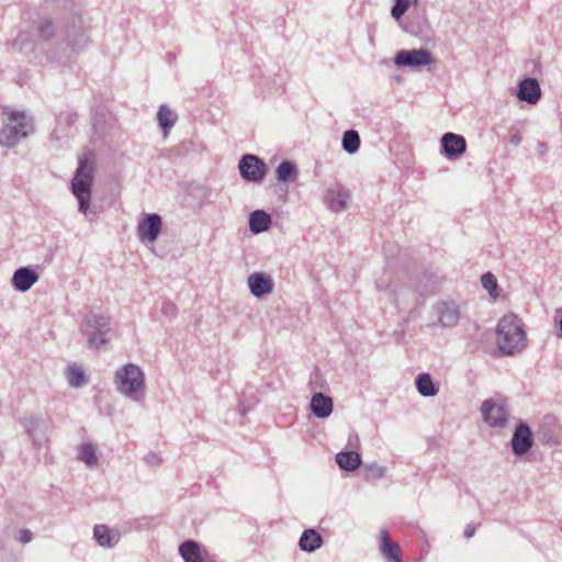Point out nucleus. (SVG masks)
Returning <instances> with one entry per match:
<instances>
[{"mask_svg": "<svg viewBox=\"0 0 562 562\" xmlns=\"http://www.w3.org/2000/svg\"><path fill=\"white\" fill-rule=\"evenodd\" d=\"M497 347L503 355L512 356L526 347L522 323L514 313L504 315L496 328Z\"/></svg>", "mask_w": 562, "mask_h": 562, "instance_id": "nucleus-2", "label": "nucleus"}, {"mask_svg": "<svg viewBox=\"0 0 562 562\" xmlns=\"http://www.w3.org/2000/svg\"><path fill=\"white\" fill-rule=\"evenodd\" d=\"M79 330L86 338L87 346L90 349H100L111 339V318L102 313L88 310L82 315Z\"/></svg>", "mask_w": 562, "mask_h": 562, "instance_id": "nucleus-3", "label": "nucleus"}, {"mask_svg": "<svg viewBox=\"0 0 562 562\" xmlns=\"http://www.w3.org/2000/svg\"><path fill=\"white\" fill-rule=\"evenodd\" d=\"M475 533V526L473 524H468L465 529H464V537L467 539L473 537Z\"/></svg>", "mask_w": 562, "mask_h": 562, "instance_id": "nucleus-40", "label": "nucleus"}, {"mask_svg": "<svg viewBox=\"0 0 562 562\" xmlns=\"http://www.w3.org/2000/svg\"><path fill=\"white\" fill-rule=\"evenodd\" d=\"M22 425L35 446H41L46 440L47 425L43 418L33 415L25 416L22 419Z\"/></svg>", "mask_w": 562, "mask_h": 562, "instance_id": "nucleus-15", "label": "nucleus"}, {"mask_svg": "<svg viewBox=\"0 0 562 562\" xmlns=\"http://www.w3.org/2000/svg\"><path fill=\"white\" fill-rule=\"evenodd\" d=\"M147 462L151 463V464L158 463L159 462V458L156 454H154V453L149 454L147 457Z\"/></svg>", "mask_w": 562, "mask_h": 562, "instance_id": "nucleus-42", "label": "nucleus"}, {"mask_svg": "<svg viewBox=\"0 0 562 562\" xmlns=\"http://www.w3.org/2000/svg\"><path fill=\"white\" fill-rule=\"evenodd\" d=\"M89 379L85 370L80 366L72 363V387H82L87 385Z\"/></svg>", "mask_w": 562, "mask_h": 562, "instance_id": "nucleus-32", "label": "nucleus"}, {"mask_svg": "<svg viewBox=\"0 0 562 562\" xmlns=\"http://www.w3.org/2000/svg\"><path fill=\"white\" fill-rule=\"evenodd\" d=\"M342 148L348 154H355L360 148V136L357 131L349 130L342 135Z\"/></svg>", "mask_w": 562, "mask_h": 562, "instance_id": "nucleus-28", "label": "nucleus"}, {"mask_svg": "<svg viewBox=\"0 0 562 562\" xmlns=\"http://www.w3.org/2000/svg\"><path fill=\"white\" fill-rule=\"evenodd\" d=\"M517 98L528 104H536L541 98V89L536 78L522 79L517 88Z\"/></svg>", "mask_w": 562, "mask_h": 562, "instance_id": "nucleus-17", "label": "nucleus"}, {"mask_svg": "<svg viewBox=\"0 0 562 562\" xmlns=\"http://www.w3.org/2000/svg\"><path fill=\"white\" fill-rule=\"evenodd\" d=\"M94 538L102 547H113L116 542L115 537L111 533L109 527L104 525H97L94 527Z\"/></svg>", "mask_w": 562, "mask_h": 562, "instance_id": "nucleus-30", "label": "nucleus"}, {"mask_svg": "<svg viewBox=\"0 0 562 562\" xmlns=\"http://www.w3.org/2000/svg\"><path fill=\"white\" fill-rule=\"evenodd\" d=\"M409 7V0H395L394 5L391 9V15L396 21L400 20Z\"/></svg>", "mask_w": 562, "mask_h": 562, "instance_id": "nucleus-36", "label": "nucleus"}, {"mask_svg": "<svg viewBox=\"0 0 562 562\" xmlns=\"http://www.w3.org/2000/svg\"><path fill=\"white\" fill-rule=\"evenodd\" d=\"M271 223V216L262 210H256L249 216V228L254 234L267 232Z\"/></svg>", "mask_w": 562, "mask_h": 562, "instance_id": "nucleus-22", "label": "nucleus"}, {"mask_svg": "<svg viewBox=\"0 0 562 562\" xmlns=\"http://www.w3.org/2000/svg\"><path fill=\"white\" fill-rule=\"evenodd\" d=\"M380 551L387 562H402L400 547L390 539L386 529L380 530Z\"/></svg>", "mask_w": 562, "mask_h": 562, "instance_id": "nucleus-19", "label": "nucleus"}, {"mask_svg": "<svg viewBox=\"0 0 562 562\" xmlns=\"http://www.w3.org/2000/svg\"><path fill=\"white\" fill-rule=\"evenodd\" d=\"M308 387L312 392H322L327 387V382L318 368H314L308 380Z\"/></svg>", "mask_w": 562, "mask_h": 562, "instance_id": "nucleus-31", "label": "nucleus"}, {"mask_svg": "<svg viewBox=\"0 0 562 562\" xmlns=\"http://www.w3.org/2000/svg\"><path fill=\"white\" fill-rule=\"evenodd\" d=\"M52 137H53V138H56V139H59V136H58V132H57V130H55V131L52 133Z\"/></svg>", "mask_w": 562, "mask_h": 562, "instance_id": "nucleus-44", "label": "nucleus"}, {"mask_svg": "<svg viewBox=\"0 0 562 562\" xmlns=\"http://www.w3.org/2000/svg\"><path fill=\"white\" fill-rule=\"evenodd\" d=\"M522 137L519 133H514L510 135V143L514 145V146H518L521 142Z\"/></svg>", "mask_w": 562, "mask_h": 562, "instance_id": "nucleus-41", "label": "nucleus"}, {"mask_svg": "<svg viewBox=\"0 0 562 562\" xmlns=\"http://www.w3.org/2000/svg\"><path fill=\"white\" fill-rule=\"evenodd\" d=\"M416 389L422 396L432 397L438 394L439 387L429 373H420L416 378Z\"/></svg>", "mask_w": 562, "mask_h": 562, "instance_id": "nucleus-24", "label": "nucleus"}, {"mask_svg": "<svg viewBox=\"0 0 562 562\" xmlns=\"http://www.w3.org/2000/svg\"><path fill=\"white\" fill-rule=\"evenodd\" d=\"M467 150V140L462 135L448 132L441 137V154L448 159H457Z\"/></svg>", "mask_w": 562, "mask_h": 562, "instance_id": "nucleus-12", "label": "nucleus"}, {"mask_svg": "<svg viewBox=\"0 0 562 562\" xmlns=\"http://www.w3.org/2000/svg\"><path fill=\"white\" fill-rule=\"evenodd\" d=\"M161 313L167 318L171 319L175 318L178 313L177 305L171 301H164L161 304Z\"/></svg>", "mask_w": 562, "mask_h": 562, "instance_id": "nucleus-37", "label": "nucleus"}, {"mask_svg": "<svg viewBox=\"0 0 562 562\" xmlns=\"http://www.w3.org/2000/svg\"><path fill=\"white\" fill-rule=\"evenodd\" d=\"M483 420L492 428H505L509 417L507 401L502 396L485 400L481 405Z\"/></svg>", "mask_w": 562, "mask_h": 562, "instance_id": "nucleus-6", "label": "nucleus"}, {"mask_svg": "<svg viewBox=\"0 0 562 562\" xmlns=\"http://www.w3.org/2000/svg\"><path fill=\"white\" fill-rule=\"evenodd\" d=\"M297 177V169L291 161H282L277 168V179L281 182H291Z\"/></svg>", "mask_w": 562, "mask_h": 562, "instance_id": "nucleus-27", "label": "nucleus"}, {"mask_svg": "<svg viewBox=\"0 0 562 562\" xmlns=\"http://www.w3.org/2000/svg\"><path fill=\"white\" fill-rule=\"evenodd\" d=\"M116 391L125 397L140 403L145 398V373L133 363L125 364L116 370L114 374Z\"/></svg>", "mask_w": 562, "mask_h": 562, "instance_id": "nucleus-4", "label": "nucleus"}, {"mask_svg": "<svg viewBox=\"0 0 562 562\" xmlns=\"http://www.w3.org/2000/svg\"><path fill=\"white\" fill-rule=\"evenodd\" d=\"M434 61L431 53L427 49H403L396 53L394 63L398 67L418 68Z\"/></svg>", "mask_w": 562, "mask_h": 562, "instance_id": "nucleus-9", "label": "nucleus"}, {"mask_svg": "<svg viewBox=\"0 0 562 562\" xmlns=\"http://www.w3.org/2000/svg\"><path fill=\"white\" fill-rule=\"evenodd\" d=\"M65 375L67 376V379L70 381V364H68L66 368H65Z\"/></svg>", "mask_w": 562, "mask_h": 562, "instance_id": "nucleus-43", "label": "nucleus"}, {"mask_svg": "<svg viewBox=\"0 0 562 562\" xmlns=\"http://www.w3.org/2000/svg\"><path fill=\"white\" fill-rule=\"evenodd\" d=\"M38 280V274L29 267H21L16 269L12 277V285L20 292H26Z\"/></svg>", "mask_w": 562, "mask_h": 562, "instance_id": "nucleus-18", "label": "nucleus"}, {"mask_svg": "<svg viewBox=\"0 0 562 562\" xmlns=\"http://www.w3.org/2000/svg\"><path fill=\"white\" fill-rule=\"evenodd\" d=\"M336 462L342 470L355 471L361 464V459L356 451H341L336 454Z\"/></svg>", "mask_w": 562, "mask_h": 562, "instance_id": "nucleus-26", "label": "nucleus"}, {"mask_svg": "<svg viewBox=\"0 0 562 562\" xmlns=\"http://www.w3.org/2000/svg\"><path fill=\"white\" fill-rule=\"evenodd\" d=\"M239 172L243 179L249 182H261L267 172V166L262 159L255 155H244L238 164Z\"/></svg>", "mask_w": 562, "mask_h": 562, "instance_id": "nucleus-8", "label": "nucleus"}, {"mask_svg": "<svg viewBox=\"0 0 562 562\" xmlns=\"http://www.w3.org/2000/svg\"><path fill=\"white\" fill-rule=\"evenodd\" d=\"M536 150L539 155V157H543L548 153V145L544 142H538L536 146Z\"/></svg>", "mask_w": 562, "mask_h": 562, "instance_id": "nucleus-39", "label": "nucleus"}, {"mask_svg": "<svg viewBox=\"0 0 562 562\" xmlns=\"http://www.w3.org/2000/svg\"><path fill=\"white\" fill-rule=\"evenodd\" d=\"M350 191L344 187L329 188L325 194V202L330 211L340 213L349 207Z\"/></svg>", "mask_w": 562, "mask_h": 562, "instance_id": "nucleus-13", "label": "nucleus"}, {"mask_svg": "<svg viewBox=\"0 0 562 562\" xmlns=\"http://www.w3.org/2000/svg\"><path fill=\"white\" fill-rule=\"evenodd\" d=\"M366 476L369 480L382 479L385 476L386 470L375 463L368 464L364 467Z\"/></svg>", "mask_w": 562, "mask_h": 562, "instance_id": "nucleus-35", "label": "nucleus"}, {"mask_svg": "<svg viewBox=\"0 0 562 562\" xmlns=\"http://www.w3.org/2000/svg\"><path fill=\"white\" fill-rule=\"evenodd\" d=\"M179 553L184 562H202L200 546L194 540H186L179 547Z\"/></svg>", "mask_w": 562, "mask_h": 562, "instance_id": "nucleus-25", "label": "nucleus"}, {"mask_svg": "<svg viewBox=\"0 0 562 562\" xmlns=\"http://www.w3.org/2000/svg\"><path fill=\"white\" fill-rule=\"evenodd\" d=\"M157 119L159 125L164 130V133L167 134L171 126L176 123L177 115L167 105H161L157 113Z\"/></svg>", "mask_w": 562, "mask_h": 562, "instance_id": "nucleus-29", "label": "nucleus"}, {"mask_svg": "<svg viewBox=\"0 0 562 562\" xmlns=\"http://www.w3.org/2000/svg\"><path fill=\"white\" fill-rule=\"evenodd\" d=\"M331 397L324 395L322 392L314 393L311 400V411L318 418H326L333 412Z\"/></svg>", "mask_w": 562, "mask_h": 562, "instance_id": "nucleus-20", "label": "nucleus"}, {"mask_svg": "<svg viewBox=\"0 0 562 562\" xmlns=\"http://www.w3.org/2000/svg\"><path fill=\"white\" fill-rule=\"evenodd\" d=\"M435 310L443 327H454L461 318V311L456 302H439Z\"/></svg>", "mask_w": 562, "mask_h": 562, "instance_id": "nucleus-14", "label": "nucleus"}, {"mask_svg": "<svg viewBox=\"0 0 562 562\" xmlns=\"http://www.w3.org/2000/svg\"><path fill=\"white\" fill-rule=\"evenodd\" d=\"M38 34L44 40H49L55 34V25L49 19H41L37 26Z\"/></svg>", "mask_w": 562, "mask_h": 562, "instance_id": "nucleus-33", "label": "nucleus"}, {"mask_svg": "<svg viewBox=\"0 0 562 562\" xmlns=\"http://www.w3.org/2000/svg\"><path fill=\"white\" fill-rule=\"evenodd\" d=\"M512 450L516 456H524L533 445V436L530 427L526 423H519L512 437Z\"/></svg>", "mask_w": 562, "mask_h": 562, "instance_id": "nucleus-11", "label": "nucleus"}, {"mask_svg": "<svg viewBox=\"0 0 562 562\" xmlns=\"http://www.w3.org/2000/svg\"><path fill=\"white\" fill-rule=\"evenodd\" d=\"M77 459L86 467L93 469L99 464V454L97 445L88 441L77 448Z\"/></svg>", "mask_w": 562, "mask_h": 562, "instance_id": "nucleus-21", "label": "nucleus"}, {"mask_svg": "<svg viewBox=\"0 0 562 562\" xmlns=\"http://www.w3.org/2000/svg\"><path fill=\"white\" fill-rule=\"evenodd\" d=\"M91 30V18L82 10L72 9V52L80 50L90 43L89 32Z\"/></svg>", "mask_w": 562, "mask_h": 562, "instance_id": "nucleus-7", "label": "nucleus"}, {"mask_svg": "<svg viewBox=\"0 0 562 562\" xmlns=\"http://www.w3.org/2000/svg\"><path fill=\"white\" fill-rule=\"evenodd\" d=\"M64 120H65L66 123H68L69 120H70V116L67 114V115H65Z\"/></svg>", "mask_w": 562, "mask_h": 562, "instance_id": "nucleus-46", "label": "nucleus"}, {"mask_svg": "<svg viewBox=\"0 0 562 562\" xmlns=\"http://www.w3.org/2000/svg\"><path fill=\"white\" fill-rule=\"evenodd\" d=\"M33 538L32 532L29 529H21L19 531L18 540L22 543H29Z\"/></svg>", "mask_w": 562, "mask_h": 562, "instance_id": "nucleus-38", "label": "nucleus"}, {"mask_svg": "<svg viewBox=\"0 0 562 562\" xmlns=\"http://www.w3.org/2000/svg\"><path fill=\"white\" fill-rule=\"evenodd\" d=\"M78 166L72 176V195L78 201V211L90 222L97 218L100 211L91 205V189L97 171V154L86 149L77 158Z\"/></svg>", "mask_w": 562, "mask_h": 562, "instance_id": "nucleus-1", "label": "nucleus"}, {"mask_svg": "<svg viewBox=\"0 0 562 562\" xmlns=\"http://www.w3.org/2000/svg\"><path fill=\"white\" fill-rule=\"evenodd\" d=\"M481 281H482L483 288L488 291L491 296L496 297L497 294L495 292L497 289V281H496L495 276L492 274L491 272H487L482 276Z\"/></svg>", "mask_w": 562, "mask_h": 562, "instance_id": "nucleus-34", "label": "nucleus"}, {"mask_svg": "<svg viewBox=\"0 0 562 562\" xmlns=\"http://www.w3.org/2000/svg\"><path fill=\"white\" fill-rule=\"evenodd\" d=\"M323 544L322 536L314 529H306L302 533L299 546L302 551L314 552Z\"/></svg>", "mask_w": 562, "mask_h": 562, "instance_id": "nucleus-23", "label": "nucleus"}, {"mask_svg": "<svg viewBox=\"0 0 562 562\" xmlns=\"http://www.w3.org/2000/svg\"><path fill=\"white\" fill-rule=\"evenodd\" d=\"M376 286L380 289H384V286L382 285V280L376 282Z\"/></svg>", "mask_w": 562, "mask_h": 562, "instance_id": "nucleus-45", "label": "nucleus"}, {"mask_svg": "<svg viewBox=\"0 0 562 562\" xmlns=\"http://www.w3.org/2000/svg\"><path fill=\"white\" fill-rule=\"evenodd\" d=\"M247 283L250 293L256 297H262L273 291V281L271 277L263 272L251 273L247 279Z\"/></svg>", "mask_w": 562, "mask_h": 562, "instance_id": "nucleus-16", "label": "nucleus"}, {"mask_svg": "<svg viewBox=\"0 0 562 562\" xmlns=\"http://www.w3.org/2000/svg\"><path fill=\"white\" fill-rule=\"evenodd\" d=\"M5 114L8 120L0 131V144L13 147L33 132V121L23 112L10 111Z\"/></svg>", "mask_w": 562, "mask_h": 562, "instance_id": "nucleus-5", "label": "nucleus"}, {"mask_svg": "<svg viewBox=\"0 0 562 562\" xmlns=\"http://www.w3.org/2000/svg\"><path fill=\"white\" fill-rule=\"evenodd\" d=\"M162 227L160 215L153 213L144 215L137 225V236L140 241L154 243L157 240Z\"/></svg>", "mask_w": 562, "mask_h": 562, "instance_id": "nucleus-10", "label": "nucleus"}]
</instances>
